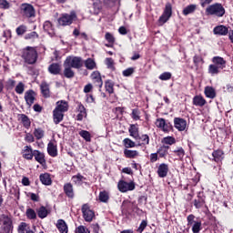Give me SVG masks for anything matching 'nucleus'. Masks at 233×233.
<instances>
[{"mask_svg": "<svg viewBox=\"0 0 233 233\" xmlns=\"http://www.w3.org/2000/svg\"><path fill=\"white\" fill-rule=\"evenodd\" d=\"M211 61L213 64L208 66V74L213 76L221 74V71L227 68V60L221 56H213Z\"/></svg>", "mask_w": 233, "mask_h": 233, "instance_id": "obj_1", "label": "nucleus"}, {"mask_svg": "<svg viewBox=\"0 0 233 233\" xmlns=\"http://www.w3.org/2000/svg\"><path fill=\"white\" fill-rule=\"evenodd\" d=\"M21 57L26 65H35L39 55L37 54V49H35V47L26 46L22 50Z\"/></svg>", "mask_w": 233, "mask_h": 233, "instance_id": "obj_2", "label": "nucleus"}, {"mask_svg": "<svg viewBox=\"0 0 233 233\" xmlns=\"http://www.w3.org/2000/svg\"><path fill=\"white\" fill-rule=\"evenodd\" d=\"M207 15H213L214 17L221 18L227 14V10L221 3H214L206 8Z\"/></svg>", "mask_w": 233, "mask_h": 233, "instance_id": "obj_3", "label": "nucleus"}, {"mask_svg": "<svg viewBox=\"0 0 233 233\" xmlns=\"http://www.w3.org/2000/svg\"><path fill=\"white\" fill-rule=\"evenodd\" d=\"M76 19H77L76 11H71L70 14L65 13L58 18V25H60V26H70Z\"/></svg>", "mask_w": 233, "mask_h": 233, "instance_id": "obj_4", "label": "nucleus"}, {"mask_svg": "<svg viewBox=\"0 0 233 233\" xmlns=\"http://www.w3.org/2000/svg\"><path fill=\"white\" fill-rule=\"evenodd\" d=\"M20 14L22 17L31 19V17H35V8L32 4L24 3L20 5Z\"/></svg>", "mask_w": 233, "mask_h": 233, "instance_id": "obj_5", "label": "nucleus"}, {"mask_svg": "<svg viewBox=\"0 0 233 233\" xmlns=\"http://www.w3.org/2000/svg\"><path fill=\"white\" fill-rule=\"evenodd\" d=\"M64 65L79 70V68H83L85 62H83V58L81 56H67L64 61Z\"/></svg>", "mask_w": 233, "mask_h": 233, "instance_id": "obj_6", "label": "nucleus"}, {"mask_svg": "<svg viewBox=\"0 0 233 233\" xmlns=\"http://www.w3.org/2000/svg\"><path fill=\"white\" fill-rule=\"evenodd\" d=\"M170 17H172V4L168 2L166 4L164 11L157 20L158 26H163L165 23L169 21Z\"/></svg>", "mask_w": 233, "mask_h": 233, "instance_id": "obj_7", "label": "nucleus"}, {"mask_svg": "<svg viewBox=\"0 0 233 233\" xmlns=\"http://www.w3.org/2000/svg\"><path fill=\"white\" fill-rule=\"evenodd\" d=\"M82 213L85 221H86L87 223L92 222V219H94V218L96 217V214L92 209H90L88 204H84L82 206Z\"/></svg>", "mask_w": 233, "mask_h": 233, "instance_id": "obj_8", "label": "nucleus"}, {"mask_svg": "<svg viewBox=\"0 0 233 233\" xmlns=\"http://www.w3.org/2000/svg\"><path fill=\"white\" fill-rule=\"evenodd\" d=\"M117 187L120 192L125 193V192L135 190L136 184L134 182H127L125 180H120L117 184Z\"/></svg>", "mask_w": 233, "mask_h": 233, "instance_id": "obj_9", "label": "nucleus"}, {"mask_svg": "<svg viewBox=\"0 0 233 233\" xmlns=\"http://www.w3.org/2000/svg\"><path fill=\"white\" fill-rule=\"evenodd\" d=\"M90 79L95 86H98L99 88H103V78H101V73L99 71H94L90 75Z\"/></svg>", "mask_w": 233, "mask_h": 233, "instance_id": "obj_10", "label": "nucleus"}, {"mask_svg": "<svg viewBox=\"0 0 233 233\" xmlns=\"http://www.w3.org/2000/svg\"><path fill=\"white\" fill-rule=\"evenodd\" d=\"M25 101L28 106H32L35 101V91L29 89L25 93Z\"/></svg>", "mask_w": 233, "mask_h": 233, "instance_id": "obj_11", "label": "nucleus"}, {"mask_svg": "<svg viewBox=\"0 0 233 233\" xmlns=\"http://www.w3.org/2000/svg\"><path fill=\"white\" fill-rule=\"evenodd\" d=\"M174 127L178 130V132H183L187 128V120L181 117H175Z\"/></svg>", "mask_w": 233, "mask_h": 233, "instance_id": "obj_12", "label": "nucleus"}, {"mask_svg": "<svg viewBox=\"0 0 233 233\" xmlns=\"http://www.w3.org/2000/svg\"><path fill=\"white\" fill-rule=\"evenodd\" d=\"M228 27L225 25H219L213 28L214 35H228Z\"/></svg>", "mask_w": 233, "mask_h": 233, "instance_id": "obj_13", "label": "nucleus"}, {"mask_svg": "<svg viewBox=\"0 0 233 233\" xmlns=\"http://www.w3.org/2000/svg\"><path fill=\"white\" fill-rule=\"evenodd\" d=\"M48 72L53 76H63V73H61V65H59L58 63L51 64L48 66Z\"/></svg>", "mask_w": 233, "mask_h": 233, "instance_id": "obj_14", "label": "nucleus"}, {"mask_svg": "<svg viewBox=\"0 0 233 233\" xmlns=\"http://www.w3.org/2000/svg\"><path fill=\"white\" fill-rule=\"evenodd\" d=\"M192 105H194V106H200V108H202V106H205V105H207V100L205 99V97H203V96L197 95L193 97Z\"/></svg>", "mask_w": 233, "mask_h": 233, "instance_id": "obj_15", "label": "nucleus"}, {"mask_svg": "<svg viewBox=\"0 0 233 233\" xmlns=\"http://www.w3.org/2000/svg\"><path fill=\"white\" fill-rule=\"evenodd\" d=\"M22 157L24 159H26L27 161H31V159H34V149L30 147H25L22 152Z\"/></svg>", "mask_w": 233, "mask_h": 233, "instance_id": "obj_16", "label": "nucleus"}, {"mask_svg": "<svg viewBox=\"0 0 233 233\" xmlns=\"http://www.w3.org/2000/svg\"><path fill=\"white\" fill-rule=\"evenodd\" d=\"M157 175L158 177H167V176H168V165L162 163L158 166L157 168Z\"/></svg>", "mask_w": 233, "mask_h": 233, "instance_id": "obj_17", "label": "nucleus"}, {"mask_svg": "<svg viewBox=\"0 0 233 233\" xmlns=\"http://www.w3.org/2000/svg\"><path fill=\"white\" fill-rule=\"evenodd\" d=\"M62 76H64V77H66V79H74V77H76V72H74V70H72V67H70L69 66L64 65V71Z\"/></svg>", "mask_w": 233, "mask_h": 233, "instance_id": "obj_18", "label": "nucleus"}, {"mask_svg": "<svg viewBox=\"0 0 233 233\" xmlns=\"http://www.w3.org/2000/svg\"><path fill=\"white\" fill-rule=\"evenodd\" d=\"M33 157H35V161L40 165H46V159L45 158V154L41 153L39 150H34Z\"/></svg>", "mask_w": 233, "mask_h": 233, "instance_id": "obj_19", "label": "nucleus"}, {"mask_svg": "<svg viewBox=\"0 0 233 233\" xmlns=\"http://www.w3.org/2000/svg\"><path fill=\"white\" fill-rule=\"evenodd\" d=\"M64 117H65V114L62 111L54 109L53 119H54L55 125H59V123H61V121H63Z\"/></svg>", "mask_w": 233, "mask_h": 233, "instance_id": "obj_20", "label": "nucleus"}, {"mask_svg": "<svg viewBox=\"0 0 233 233\" xmlns=\"http://www.w3.org/2000/svg\"><path fill=\"white\" fill-rule=\"evenodd\" d=\"M55 110H58V112H68V102L65 100H60L56 102V106Z\"/></svg>", "mask_w": 233, "mask_h": 233, "instance_id": "obj_21", "label": "nucleus"}, {"mask_svg": "<svg viewBox=\"0 0 233 233\" xmlns=\"http://www.w3.org/2000/svg\"><path fill=\"white\" fill-rule=\"evenodd\" d=\"M40 90L43 97H50V85L46 82H42L40 85Z\"/></svg>", "mask_w": 233, "mask_h": 233, "instance_id": "obj_22", "label": "nucleus"}, {"mask_svg": "<svg viewBox=\"0 0 233 233\" xmlns=\"http://www.w3.org/2000/svg\"><path fill=\"white\" fill-rule=\"evenodd\" d=\"M129 136L135 139L139 136V125L131 124L128 128Z\"/></svg>", "mask_w": 233, "mask_h": 233, "instance_id": "obj_23", "label": "nucleus"}, {"mask_svg": "<svg viewBox=\"0 0 233 233\" xmlns=\"http://www.w3.org/2000/svg\"><path fill=\"white\" fill-rule=\"evenodd\" d=\"M204 94L208 99H215L216 96H218L216 89L209 86L205 87Z\"/></svg>", "mask_w": 233, "mask_h": 233, "instance_id": "obj_24", "label": "nucleus"}, {"mask_svg": "<svg viewBox=\"0 0 233 233\" xmlns=\"http://www.w3.org/2000/svg\"><path fill=\"white\" fill-rule=\"evenodd\" d=\"M19 116V120L21 121L23 127L28 130L30 127H32V121H30L28 116L25 114H20Z\"/></svg>", "mask_w": 233, "mask_h": 233, "instance_id": "obj_25", "label": "nucleus"}, {"mask_svg": "<svg viewBox=\"0 0 233 233\" xmlns=\"http://www.w3.org/2000/svg\"><path fill=\"white\" fill-rule=\"evenodd\" d=\"M136 140L138 143V147H142V145L145 147L148 145V143H150V137H148V135H138Z\"/></svg>", "mask_w": 233, "mask_h": 233, "instance_id": "obj_26", "label": "nucleus"}, {"mask_svg": "<svg viewBox=\"0 0 233 233\" xmlns=\"http://www.w3.org/2000/svg\"><path fill=\"white\" fill-rule=\"evenodd\" d=\"M64 192L67 198L74 199V186L71 183H66L64 185Z\"/></svg>", "mask_w": 233, "mask_h": 233, "instance_id": "obj_27", "label": "nucleus"}, {"mask_svg": "<svg viewBox=\"0 0 233 233\" xmlns=\"http://www.w3.org/2000/svg\"><path fill=\"white\" fill-rule=\"evenodd\" d=\"M44 32H47L49 35H54V24L50 20H46L43 25Z\"/></svg>", "mask_w": 233, "mask_h": 233, "instance_id": "obj_28", "label": "nucleus"}, {"mask_svg": "<svg viewBox=\"0 0 233 233\" xmlns=\"http://www.w3.org/2000/svg\"><path fill=\"white\" fill-rule=\"evenodd\" d=\"M134 208V204L128 200H124L121 206L122 212L128 213L132 212Z\"/></svg>", "mask_w": 233, "mask_h": 233, "instance_id": "obj_29", "label": "nucleus"}, {"mask_svg": "<svg viewBox=\"0 0 233 233\" xmlns=\"http://www.w3.org/2000/svg\"><path fill=\"white\" fill-rule=\"evenodd\" d=\"M56 228H58L60 233H68V226L63 219H58L56 223Z\"/></svg>", "mask_w": 233, "mask_h": 233, "instance_id": "obj_30", "label": "nucleus"}, {"mask_svg": "<svg viewBox=\"0 0 233 233\" xmlns=\"http://www.w3.org/2000/svg\"><path fill=\"white\" fill-rule=\"evenodd\" d=\"M114 81H112L111 79H107L105 81V90L106 92H107V94H109V96H112V94H114Z\"/></svg>", "mask_w": 233, "mask_h": 233, "instance_id": "obj_31", "label": "nucleus"}, {"mask_svg": "<svg viewBox=\"0 0 233 233\" xmlns=\"http://www.w3.org/2000/svg\"><path fill=\"white\" fill-rule=\"evenodd\" d=\"M40 181L42 185L50 186L52 185V178L50 177V174L45 173L40 175Z\"/></svg>", "mask_w": 233, "mask_h": 233, "instance_id": "obj_32", "label": "nucleus"}, {"mask_svg": "<svg viewBox=\"0 0 233 233\" xmlns=\"http://www.w3.org/2000/svg\"><path fill=\"white\" fill-rule=\"evenodd\" d=\"M37 216L40 218V219H45L48 214H50V211L45 208V206H41L38 209H36Z\"/></svg>", "mask_w": 233, "mask_h": 233, "instance_id": "obj_33", "label": "nucleus"}, {"mask_svg": "<svg viewBox=\"0 0 233 233\" xmlns=\"http://www.w3.org/2000/svg\"><path fill=\"white\" fill-rule=\"evenodd\" d=\"M197 8H198L197 5L191 4L183 9L182 14L183 15H189V14H194Z\"/></svg>", "mask_w": 233, "mask_h": 233, "instance_id": "obj_34", "label": "nucleus"}, {"mask_svg": "<svg viewBox=\"0 0 233 233\" xmlns=\"http://www.w3.org/2000/svg\"><path fill=\"white\" fill-rule=\"evenodd\" d=\"M85 179H86L85 177H83V175L81 174H77L72 177V181L75 183V185H76L77 187H81V185H83V181H85Z\"/></svg>", "mask_w": 233, "mask_h": 233, "instance_id": "obj_35", "label": "nucleus"}, {"mask_svg": "<svg viewBox=\"0 0 233 233\" xmlns=\"http://www.w3.org/2000/svg\"><path fill=\"white\" fill-rule=\"evenodd\" d=\"M33 134L37 141L45 137V130H43L41 127H35Z\"/></svg>", "mask_w": 233, "mask_h": 233, "instance_id": "obj_36", "label": "nucleus"}, {"mask_svg": "<svg viewBox=\"0 0 233 233\" xmlns=\"http://www.w3.org/2000/svg\"><path fill=\"white\" fill-rule=\"evenodd\" d=\"M84 64L87 70H94V68L96 66V61H94L92 58H87L85 60Z\"/></svg>", "mask_w": 233, "mask_h": 233, "instance_id": "obj_37", "label": "nucleus"}, {"mask_svg": "<svg viewBox=\"0 0 233 233\" xmlns=\"http://www.w3.org/2000/svg\"><path fill=\"white\" fill-rule=\"evenodd\" d=\"M28 31V27L25 25H20L18 27H16L15 32L16 35L21 37L26 34Z\"/></svg>", "mask_w": 233, "mask_h": 233, "instance_id": "obj_38", "label": "nucleus"}, {"mask_svg": "<svg viewBox=\"0 0 233 233\" xmlns=\"http://www.w3.org/2000/svg\"><path fill=\"white\" fill-rule=\"evenodd\" d=\"M106 65L111 72H116V63L112 57L106 58Z\"/></svg>", "mask_w": 233, "mask_h": 233, "instance_id": "obj_39", "label": "nucleus"}, {"mask_svg": "<svg viewBox=\"0 0 233 233\" xmlns=\"http://www.w3.org/2000/svg\"><path fill=\"white\" fill-rule=\"evenodd\" d=\"M131 117L134 121H139L141 119V111L139 108L132 109Z\"/></svg>", "mask_w": 233, "mask_h": 233, "instance_id": "obj_40", "label": "nucleus"}, {"mask_svg": "<svg viewBox=\"0 0 233 233\" xmlns=\"http://www.w3.org/2000/svg\"><path fill=\"white\" fill-rule=\"evenodd\" d=\"M212 156L214 157V160L218 162V161H221V159H223L224 153L221 149H218L212 153Z\"/></svg>", "mask_w": 233, "mask_h": 233, "instance_id": "obj_41", "label": "nucleus"}, {"mask_svg": "<svg viewBox=\"0 0 233 233\" xmlns=\"http://www.w3.org/2000/svg\"><path fill=\"white\" fill-rule=\"evenodd\" d=\"M0 221H2L4 226L12 225V218L8 215H0Z\"/></svg>", "mask_w": 233, "mask_h": 233, "instance_id": "obj_42", "label": "nucleus"}, {"mask_svg": "<svg viewBox=\"0 0 233 233\" xmlns=\"http://www.w3.org/2000/svg\"><path fill=\"white\" fill-rule=\"evenodd\" d=\"M25 216L28 219H36L37 214L33 208H27L25 212Z\"/></svg>", "mask_w": 233, "mask_h": 233, "instance_id": "obj_43", "label": "nucleus"}, {"mask_svg": "<svg viewBox=\"0 0 233 233\" xmlns=\"http://www.w3.org/2000/svg\"><path fill=\"white\" fill-rule=\"evenodd\" d=\"M205 205V198L198 197L194 200V207L196 208H201Z\"/></svg>", "mask_w": 233, "mask_h": 233, "instance_id": "obj_44", "label": "nucleus"}, {"mask_svg": "<svg viewBox=\"0 0 233 233\" xmlns=\"http://www.w3.org/2000/svg\"><path fill=\"white\" fill-rule=\"evenodd\" d=\"M79 136L85 139V141H91L92 135H90V132L86 130H82L79 132Z\"/></svg>", "mask_w": 233, "mask_h": 233, "instance_id": "obj_45", "label": "nucleus"}, {"mask_svg": "<svg viewBox=\"0 0 233 233\" xmlns=\"http://www.w3.org/2000/svg\"><path fill=\"white\" fill-rule=\"evenodd\" d=\"M164 145H174L176 143V138L174 137H166L162 139Z\"/></svg>", "mask_w": 233, "mask_h": 233, "instance_id": "obj_46", "label": "nucleus"}, {"mask_svg": "<svg viewBox=\"0 0 233 233\" xmlns=\"http://www.w3.org/2000/svg\"><path fill=\"white\" fill-rule=\"evenodd\" d=\"M15 92L19 95L23 94L25 92V84L23 82H19L15 88Z\"/></svg>", "mask_w": 233, "mask_h": 233, "instance_id": "obj_47", "label": "nucleus"}, {"mask_svg": "<svg viewBox=\"0 0 233 233\" xmlns=\"http://www.w3.org/2000/svg\"><path fill=\"white\" fill-rule=\"evenodd\" d=\"M105 39L109 43V45H114V43H116V37H114L112 33H106Z\"/></svg>", "mask_w": 233, "mask_h": 233, "instance_id": "obj_48", "label": "nucleus"}, {"mask_svg": "<svg viewBox=\"0 0 233 233\" xmlns=\"http://www.w3.org/2000/svg\"><path fill=\"white\" fill-rule=\"evenodd\" d=\"M134 72H136V67H128L122 72V75L124 77H130Z\"/></svg>", "mask_w": 233, "mask_h": 233, "instance_id": "obj_49", "label": "nucleus"}, {"mask_svg": "<svg viewBox=\"0 0 233 233\" xmlns=\"http://www.w3.org/2000/svg\"><path fill=\"white\" fill-rule=\"evenodd\" d=\"M25 39L26 40H30V39H39V34H37V32L33 31L29 34H26L25 35Z\"/></svg>", "mask_w": 233, "mask_h": 233, "instance_id": "obj_50", "label": "nucleus"}, {"mask_svg": "<svg viewBox=\"0 0 233 233\" xmlns=\"http://www.w3.org/2000/svg\"><path fill=\"white\" fill-rule=\"evenodd\" d=\"M159 79L161 81H168V79H172V73L170 72H164L159 76Z\"/></svg>", "mask_w": 233, "mask_h": 233, "instance_id": "obj_51", "label": "nucleus"}, {"mask_svg": "<svg viewBox=\"0 0 233 233\" xmlns=\"http://www.w3.org/2000/svg\"><path fill=\"white\" fill-rule=\"evenodd\" d=\"M192 232L193 233L201 232V221L194 222L193 227H192Z\"/></svg>", "mask_w": 233, "mask_h": 233, "instance_id": "obj_52", "label": "nucleus"}, {"mask_svg": "<svg viewBox=\"0 0 233 233\" xmlns=\"http://www.w3.org/2000/svg\"><path fill=\"white\" fill-rule=\"evenodd\" d=\"M47 152L51 157H57V147H47Z\"/></svg>", "mask_w": 233, "mask_h": 233, "instance_id": "obj_53", "label": "nucleus"}, {"mask_svg": "<svg viewBox=\"0 0 233 233\" xmlns=\"http://www.w3.org/2000/svg\"><path fill=\"white\" fill-rule=\"evenodd\" d=\"M165 123H167V120H165V118H157L156 120V127H157V128H160L163 130V128L165 127Z\"/></svg>", "mask_w": 233, "mask_h": 233, "instance_id": "obj_54", "label": "nucleus"}, {"mask_svg": "<svg viewBox=\"0 0 233 233\" xmlns=\"http://www.w3.org/2000/svg\"><path fill=\"white\" fill-rule=\"evenodd\" d=\"M124 154H125L126 157H136V156H137V151L125 149Z\"/></svg>", "mask_w": 233, "mask_h": 233, "instance_id": "obj_55", "label": "nucleus"}, {"mask_svg": "<svg viewBox=\"0 0 233 233\" xmlns=\"http://www.w3.org/2000/svg\"><path fill=\"white\" fill-rule=\"evenodd\" d=\"M99 200L102 201V203H106V201H108V193L106 191L100 192Z\"/></svg>", "mask_w": 233, "mask_h": 233, "instance_id": "obj_56", "label": "nucleus"}, {"mask_svg": "<svg viewBox=\"0 0 233 233\" xmlns=\"http://www.w3.org/2000/svg\"><path fill=\"white\" fill-rule=\"evenodd\" d=\"M76 110H78L79 114H83L86 116V108L81 102H77Z\"/></svg>", "mask_w": 233, "mask_h": 233, "instance_id": "obj_57", "label": "nucleus"}, {"mask_svg": "<svg viewBox=\"0 0 233 233\" xmlns=\"http://www.w3.org/2000/svg\"><path fill=\"white\" fill-rule=\"evenodd\" d=\"M162 130L163 132H171V130H174V127L172 126V123L166 121Z\"/></svg>", "mask_w": 233, "mask_h": 233, "instance_id": "obj_58", "label": "nucleus"}, {"mask_svg": "<svg viewBox=\"0 0 233 233\" xmlns=\"http://www.w3.org/2000/svg\"><path fill=\"white\" fill-rule=\"evenodd\" d=\"M0 8L2 10H8L10 8V3L6 0H0Z\"/></svg>", "mask_w": 233, "mask_h": 233, "instance_id": "obj_59", "label": "nucleus"}, {"mask_svg": "<svg viewBox=\"0 0 233 233\" xmlns=\"http://www.w3.org/2000/svg\"><path fill=\"white\" fill-rule=\"evenodd\" d=\"M124 147H136V142L132 141L130 138H125L123 140Z\"/></svg>", "mask_w": 233, "mask_h": 233, "instance_id": "obj_60", "label": "nucleus"}, {"mask_svg": "<svg viewBox=\"0 0 233 233\" xmlns=\"http://www.w3.org/2000/svg\"><path fill=\"white\" fill-rule=\"evenodd\" d=\"M15 86V80L8 79L5 85L6 90H12Z\"/></svg>", "mask_w": 233, "mask_h": 233, "instance_id": "obj_61", "label": "nucleus"}, {"mask_svg": "<svg viewBox=\"0 0 233 233\" xmlns=\"http://www.w3.org/2000/svg\"><path fill=\"white\" fill-rule=\"evenodd\" d=\"M76 233H90V230L86 228L85 226H79L78 228H76L75 230Z\"/></svg>", "mask_w": 233, "mask_h": 233, "instance_id": "obj_62", "label": "nucleus"}, {"mask_svg": "<svg viewBox=\"0 0 233 233\" xmlns=\"http://www.w3.org/2000/svg\"><path fill=\"white\" fill-rule=\"evenodd\" d=\"M13 228L14 226L12 225L3 226L1 233H12Z\"/></svg>", "mask_w": 233, "mask_h": 233, "instance_id": "obj_63", "label": "nucleus"}, {"mask_svg": "<svg viewBox=\"0 0 233 233\" xmlns=\"http://www.w3.org/2000/svg\"><path fill=\"white\" fill-rule=\"evenodd\" d=\"M26 227H27V224L26 222H21L20 225L18 226V233H25L26 232Z\"/></svg>", "mask_w": 233, "mask_h": 233, "instance_id": "obj_64", "label": "nucleus"}]
</instances>
